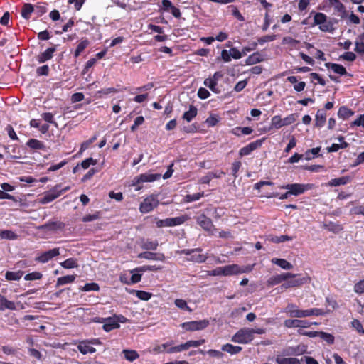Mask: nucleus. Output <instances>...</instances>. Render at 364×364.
Instances as JSON below:
<instances>
[{
  "label": "nucleus",
  "mask_w": 364,
  "mask_h": 364,
  "mask_svg": "<svg viewBox=\"0 0 364 364\" xmlns=\"http://www.w3.org/2000/svg\"><path fill=\"white\" fill-rule=\"evenodd\" d=\"M254 338L253 331L249 328L239 330L232 338V341L239 343H248Z\"/></svg>",
  "instance_id": "1"
},
{
  "label": "nucleus",
  "mask_w": 364,
  "mask_h": 364,
  "mask_svg": "<svg viewBox=\"0 0 364 364\" xmlns=\"http://www.w3.org/2000/svg\"><path fill=\"white\" fill-rule=\"evenodd\" d=\"M188 219V216L181 215L176 218H168L166 219L159 220L156 221V224L158 228L173 227L183 224Z\"/></svg>",
  "instance_id": "2"
},
{
  "label": "nucleus",
  "mask_w": 364,
  "mask_h": 364,
  "mask_svg": "<svg viewBox=\"0 0 364 364\" xmlns=\"http://www.w3.org/2000/svg\"><path fill=\"white\" fill-rule=\"evenodd\" d=\"M159 203L157 196L151 195L141 203L139 210L142 213H148L156 208Z\"/></svg>",
  "instance_id": "3"
},
{
  "label": "nucleus",
  "mask_w": 364,
  "mask_h": 364,
  "mask_svg": "<svg viewBox=\"0 0 364 364\" xmlns=\"http://www.w3.org/2000/svg\"><path fill=\"white\" fill-rule=\"evenodd\" d=\"M314 185L311 183H292L282 186V188L289 190V193H291V195L299 196L304 193L306 191L312 189Z\"/></svg>",
  "instance_id": "4"
},
{
  "label": "nucleus",
  "mask_w": 364,
  "mask_h": 364,
  "mask_svg": "<svg viewBox=\"0 0 364 364\" xmlns=\"http://www.w3.org/2000/svg\"><path fill=\"white\" fill-rule=\"evenodd\" d=\"M209 325V321L206 319L200 321H193L185 322L181 324V326L189 331H200L205 329Z\"/></svg>",
  "instance_id": "5"
},
{
  "label": "nucleus",
  "mask_w": 364,
  "mask_h": 364,
  "mask_svg": "<svg viewBox=\"0 0 364 364\" xmlns=\"http://www.w3.org/2000/svg\"><path fill=\"white\" fill-rule=\"evenodd\" d=\"M197 223L206 232L213 234L216 230L212 220L208 218L205 214H201L196 218Z\"/></svg>",
  "instance_id": "6"
},
{
  "label": "nucleus",
  "mask_w": 364,
  "mask_h": 364,
  "mask_svg": "<svg viewBox=\"0 0 364 364\" xmlns=\"http://www.w3.org/2000/svg\"><path fill=\"white\" fill-rule=\"evenodd\" d=\"M252 270V268L240 267L237 264H229L223 267V276H231L234 274H239L245 272H247Z\"/></svg>",
  "instance_id": "7"
},
{
  "label": "nucleus",
  "mask_w": 364,
  "mask_h": 364,
  "mask_svg": "<svg viewBox=\"0 0 364 364\" xmlns=\"http://www.w3.org/2000/svg\"><path fill=\"white\" fill-rule=\"evenodd\" d=\"M291 314V317L295 318H305L311 316H320L324 314L323 311L321 309L314 308L307 310H299L296 311H293Z\"/></svg>",
  "instance_id": "8"
},
{
  "label": "nucleus",
  "mask_w": 364,
  "mask_h": 364,
  "mask_svg": "<svg viewBox=\"0 0 364 364\" xmlns=\"http://www.w3.org/2000/svg\"><path fill=\"white\" fill-rule=\"evenodd\" d=\"M60 187V185L58 184L49 192L46 193L45 195L39 199V203L46 204L59 197L62 194V191H58V188Z\"/></svg>",
  "instance_id": "9"
},
{
  "label": "nucleus",
  "mask_w": 364,
  "mask_h": 364,
  "mask_svg": "<svg viewBox=\"0 0 364 364\" xmlns=\"http://www.w3.org/2000/svg\"><path fill=\"white\" fill-rule=\"evenodd\" d=\"M264 140H265V139L263 138L262 139H259V140H257V141L250 143L248 145L242 147L240 150V154L241 156L249 155L252 151L259 148L262 145Z\"/></svg>",
  "instance_id": "10"
},
{
  "label": "nucleus",
  "mask_w": 364,
  "mask_h": 364,
  "mask_svg": "<svg viewBox=\"0 0 364 364\" xmlns=\"http://www.w3.org/2000/svg\"><path fill=\"white\" fill-rule=\"evenodd\" d=\"M59 255V248H53L42 253L40 256L36 258V260L39 262L46 263L54 257H56Z\"/></svg>",
  "instance_id": "11"
},
{
  "label": "nucleus",
  "mask_w": 364,
  "mask_h": 364,
  "mask_svg": "<svg viewBox=\"0 0 364 364\" xmlns=\"http://www.w3.org/2000/svg\"><path fill=\"white\" fill-rule=\"evenodd\" d=\"M288 280L287 282L284 283L282 285V288L288 289L290 287H300L304 284L307 283L309 282L310 278L309 277H302V278H298V279H293Z\"/></svg>",
  "instance_id": "12"
},
{
  "label": "nucleus",
  "mask_w": 364,
  "mask_h": 364,
  "mask_svg": "<svg viewBox=\"0 0 364 364\" xmlns=\"http://www.w3.org/2000/svg\"><path fill=\"white\" fill-rule=\"evenodd\" d=\"M65 228V224L60 221H48L39 226V230H48L51 231L60 230Z\"/></svg>",
  "instance_id": "13"
},
{
  "label": "nucleus",
  "mask_w": 364,
  "mask_h": 364,
  "mask_svg": "<svg viewBox=\"0 0 364 364\" xmlns=\"http://www.w3.org/2000/svg\"><path fill=\"white\" fill-rule=\"evenodd\" d=\"M57 46L48 48L44 52L37 56V60L39 63H45L53 58V53L56 51Z\"/></svg>",
  "instance_id": "14"
},
{
  "label": "nucleus",
  "mask_w": 364,
  "mask_h": 364,
  "mask_svg": "<svg viewBox=\"0 0 364 364\" xmlns=\"http://www.w3.org/2000/svg\"><path fill=\"white\" fill-rule=\"evenodd\" d=\"M284 326L287 328L300 327L306 328L311 326V323L305 320L288 319L284 321Z\"/></svg>",
  "instance_id": "15"
},
{
  "label": "nucleus",
  "mask_w": 364,
  "mask_h": 364,
  "mask_svg": "<svg viewBox=\"0 0 364 364\" xmlns=\"http://www.w3.org/2000/svg\"><path fill=\"white\" fill-rule=\"evenodd\" d=\"M139 258H144L149 260L164 261L165 255L163 253H154L151 252H141L138 255Z\"/></svg>",
  "instance_id": "16"
},
{
  "label": "nucleus",
  "mask_w": 364,
  "mask_h": 364,
  "mask_svg": "<svg viewBox=\"0 0 364 364\" xmlns=\"http://www.w3.org/2000/svg\"><path fill=\"white\" fill-rule=\"evenodd\" d=\"M77 349L83 355H86L87 353H94L96 351V349L91 346L88 340H85L80 342L77 345Z\"/></svg>",
  "instance_id": "17"
},
{
  "label": "nucleus",
  "mask_w": 364,
  "mask_h": 364,
  "mask_svg": "<svg viewBox=\"0 0 364 364\" xmlns=\"http://www.w3.org/2000/svg\"><path fill=\"white\" fill-rule=\"evenodd\" d=\"M160 178H161V174L145 173L139 175L136 178V182L137 183L153 182L154 181L159 179Z\"/></svg>",
  "instance_id": "18"
},
{
  "label": "nucleus",
  "mask_w": 364,
  "mask_h": 364,
  "mask_svg": "<svg viewBox=\"0 0 364 364\" xmlns=\"http://www.w3.org/2000/svg\"><path fill=\"white\" fill-rule=\"evenodd\" d=\"M120 327L119 323H117V321L114 316L105 318V321L102 326V328L107 331L109 332L113 329H117Z\"/></svg>",
  "instance_id": "19"
},
{
  "label": "nucleus",
  "mask_w": 364,
  "mask_h": 364,
  "mask_svg": "<svg viewBox=\"0 0 364 364\" xmlns=\"http://www.w3.org/2000/svg\"><path fill=\"white\" fill-rule=\"evenodd\" d=\"M326 121V113L323 109H319L317 111L315 117V127L321 128L322 127Z\"/></svg>",
  "instance_id": "20"
},
{
  "label": "nucleus",
  "mask_w": 364,
  "mask_h": 364,
  "mask_svg": "<svg viewBox=\"0 0 364 364\" xmlns=\"http://www.w3.org/2000/svg\"><path fill=\"white\" fill-rule=\"evenodd\" d=\"M5 309L15 310L16 305L14 302L7 300L0 294V311H4Z\"/></svg>",
  "instance_id": "21"
},
{
  "label": "nucleus",
  "mask_w": 364,
  "mask_h": 364,
  "mask_svg": "<svg viewBox=\"0 0 364 364\" xmlns=\"http://www.w3.org/2000/svg\"><path fill=\"white\" fill-rule=\"evenodd\" d=\"M325 65L328 69H331L334 73L337 74H339L341 75L346 74V68L340 64L326 63Z\"/></svg>",
  "instance_id": "22"
},
{
  "label": "nucleus",
  "mask_w": 364,
  "mask_h": 364,
  "mask_svg": "<svg viewBox=\"0 0 364 364\" xmlns=\"http://www.w3.org/2000/svg\"><path fill=\"white\" fill-rule=\"evenodd\" d=\"M263 60V55L259 52H255L246 59V64L254 65Z\"/></svg>",
  "instance_id": "23"
},
{
  "label": "nucleus",
  "mask_w": 364,
  "mask_h": 364,
  "mask_svg": "<svg viewBox=\"0 0 364 364\" xmlns=\"http://www.w3.org/2000/svg\"><path fill=\"white\" fill-rule=\"evenodd\" d=\"M34 12V6L31 4H25L21 9V16L25 19H29L31 15Z\"/></svg>",
  "instance_id": "24"
},
{
  "label": "nucleus",
  "mask_w": 364,
  "mask_h": 364,
  "mask_svg": "<svg viewBox=\"0 0 364 364\" xmlns=\"http://www.w3.org/2000/svg\"><path fill=\"white\" fill-rule=\"evenodd\" d=\"M222 350L228 352L231 355H235L239 353L242 350V347L227 343L222 346Z\"/></svg>",
  "instance_id": "25"
},
{
  "label": "nucleus",
  "mask_w": 364,
  "mask_h": 364,
  "mask_svg": "<svg viewBox=\"0 0 364 364\" xmlns=\"http://www.w3.org/2000/svg\"><path fill=\"white\" fill-rule=\"evenodd\" d=\"M197 108L193 105H190L189 109L185 112L183 115V119L187 122H191L197 115Z\"/></svg>",
  "instance_id": "26"
},
{
  "label": "nucleus",
  "mask_w": 364,
  "mask_h": 364,
  "mask_svg": "<svg viewBox=\"0 0 364 364\" xmlns=\"http://www.w3.org/2000/svg\"><path fill=\"white\" fill-rule=\"evenodd\" d=\"M272 262L284 269H291L293 268V265L284 259L274 258L272 259Z\"/></svg>",
  "instance_id": "27"
},
{
  "label": "nucleus",
  "mask_w": 364,
  "mask_h": 364,
  "mask_svg": "<svg viewBox=\"0 0 364 364\" xmlns=\"http://www.w3.org/2000/svg\"><path fill=\"white\" fill-rule=\"evenodd\" d=\"M275 360L277 364H300L299 360L295 358H282L277 356Z\"/></svg>",
  "instance_id": "28"
},
{
  "label": "nucleus",
  "mask_w": 364,
  "mask_h": 364,
  "mask_svg": "<svg viewBox=\"0 0 364 364\" xmlns=\"http://www.w3.org/2000/svg\"><path fill=\"white\" fill-rule=\"evenodd\" d=\"M27 146H29L31 149H44L45 145L43 143L39 140L35 139H29L27 143Z\"/></svg>",
  "instance_id": "29"
},
{
  "label": "nucleus",
  "mask_w": 364,
  "mask_h": 364,
  "mask_svg": "<svg viewBox=\"0 0 364 364\" xmlns=\"http://www.w3.org/2000/svg\"><path fill=\"white\" fill-rule=\"evenodd\" d=\"M353 114L354 112L351 109L345 106L341 107L338 112V116L342 119H348L353 116Z\"/></svg>",
  "instance_id": "30"
},
{
  "label": "nucleus",
  "mask_w": 364,
  "mask_h": 364,
  "mask_svg": "<svg viewBox=\"0 0 364 364\" xmlns=\"http://www.w3.org/2000/svg\"><path fill=\"white\" fill-rule=\"evenodd\" d=\"M23 274V272L18 271V272H6L5 274V277L9 281H17L19 280Z\"/></svg>",
  "instance_id": "31"
},
{
  "label": "nucleus",
  "mask_w": 364,
  "mask_h": 364,
  "mask_svg": "<svg viewBox=\"0 0 364 364\" xmlns=\"http://www.w3.org/2000/svg\"><path fill=\"white\" fill-rule=\"evenodd\" d=\"M75 275H67L64 277H59L57 279L56 287L62 286L66 284L72 283L75 281Z\"/></svg>",
  "instance_id": "32"
},
{
  "label": "nucleus",
  "mask_w": 364,
  "mask_h": 364,
  "mask_svg": "<svg viewBox=\"0 0 364 364\" xmlns=\"http://www.w3.org/2000/svg\"><path fill=\"white\" fill-rule=\"evenodd\" d=\"M122 353L124 354L126 360L130 362H133L139 357L138 353L134 350H123Z\"/></svg>",
  "instance_id": "33"
},
{
  "label": "nucleus",
  "mask_w": 364,
  "mask_h": 364,
  "mask_svg": "<svg viewBox=\"0 0 364 364\" xmlns=\"http://www.w3.org/2000/svg\"><path fill=\"white\" fill-rule=\"evenodd\" d=\"M204 85L215 93H219L220 92L217 87L218 82H216L215 80H211L210 77L207 78L204 80Z\"/></svg>",
  "instance_id": "34"
},
{
  "label": "nucleus",
  "mask_w": 364,
  "mask_h": 364,
  "mask_svg": "<svg viewBox=\"0 0 364 364\" xmlns=\"http://www.w3.org/2000/svg\"><path fill=\"white\" fill-rule=\"evenodd\" d=\"M60 265L65 269H72L77 267V262L76 259L69 258L60 263Z\"/></svg>",
  "instance_id": "35"
},
{
  "label": "nucleus",
  "mask_w": 364,
  "mask_h": 364,
  "mask_svg": "<svg viewBox=\"0 0 364 364\" xmlns=\"http://www.w3.org/2000/svg\"><path fill=\"white\" fill-rule=\"evenodd\" d=\"M327 21V16L323 13H316L314 16V22L315 25H319V26Z\"/></svg>",
  "instance_id": "36"
},
{
  "label": "nucleus",
  "mask_w": 364,
  "mask_h": 364,
  "mask_svg": "<svg viewBox=\"0 0 364 364\" xmlns=\"http://www.w3.org/2000/svg\"><path fill=\"white\" fill-rule=\"evenodd\" d=\"M159 243L157 240H149L145 241L142 245V248L146 250H156Z\"/></svg>",
  "instance_id": "37"
},
{
  "label": "nucleus",
  "mask_w": 364,
  "mask_h": 364,
  "mask_svg": "<svg viewBox=\"0 0 364 364\" xmlns=\"http://www.w3.org/2000/svg\"><path fill=\"white\" fill-rule=\"evenodd\" d=\"M349 181V178L347 176L341 177L338 178L332 179L329 184L331 186H338L341 185H345Z\"/></svg>",
  "instance_id": "38"
},
{
  "label": "nucleus",
  "mask_w": 364,
  "mask_h": 364,
  "mask_svg": "<svg viewBox=\"0 0 364 364\" xmlns=\"http://www.w3.org/2000/svg\"><path fill=\"white\" fill-rule=\"evenodd\" d=\"M0 237L2 239L16 240L17 235L11 230H6L0 232Z\"/></svg>",
  "instance_id": "39"
},
{
  "label": "nucleus",
  "mask_w": 364,
  "mask_h": 364,
  "mask_svg": "<svg viewBox=\"0 0 364 364\" xmlns=\"http://www.w3.org/2000/svg\"><path fill=\"white\" fill-rule=\"evenodd\" d=\"M292 237L288 235L270 236L269 240L274 243H281L291 240Z\"/></svg>",
  "instance_id": "40"
},
{
  "label": "nucleus",
  "mask_w": 364,
  "mask_h": 364,
  "mask_svg": "<svg viewBox=\"0 0 364 364\" xmlns=\"http://www.w3.org/2000/svg\"><path fill=\"white\" fill-rule=\"evenodd\" d=\"M175 305L181 310H186L191 312L192 309L188 306L186 301L181 299H177L174 301Z\"/></svg>",
  "instance_id": "41"
},
{
  "label": "nucleus",
  "mask_w": 364,
  "mask_h": 364,
  "mask_svg": "<svg viewBox=\"0 0 364 364\" xmlns=\"http://www.w3.org/2000/svg\"><path fill=\"white\" fill-rule=\"evenodd\" d=\"M330 4L334 6L335 9L343 14H346L344 5L339 0H329Z\"/></svg>",
  "instance_id": "42"
},
{
  "label": "nucleus",
  "mask_w": 364,
  "mask_h": 364,
  "mask_svg": "<svg viewBox=\"0 0 364 364\" xmlns=\"http://www.w3.org/2000/svg\"><path fill=\"white\" fill-rule=\"evenodd\" d=\"M89 44V41L87 40H82L77 46V48L75 51V57L77 58L80 53L87 48Z\"/></svg>",
  "instance_id": "43"
},
{
  "label": "nucleus",
  "mask_w": 364,
  "mask_h": 364,
  "mask_svg": "<svg viewBox=\"0 0 364 364\" xmlns=\"http://www.w3.org/2000/svg\"><path fill=\"white\" fill-rule=\"evenodd\" d=\"M286 352L287 355H300L305 352V349L304 346H298L295 348H289L286 350Z\"/></svg>",
  "instance_id": "44"
},
{
  "label": "nucleus",
  "mask_w": 364,
  "mask_h": 364,
  "mask_svg": "<svg viewBox=\"0 0 364 364\" xmlns=\"http://www.w3.org/2000/svg\"><path fill=\"white\" fill-rule=\"evenodd\" d=\"M318 336L324 340L328 344H333L334 342V336L331 333L320 331Z\"/></svg>",
  "instance_id": "45"
},
{
  "label": "nucleus",
  "mask_w": 364,
  "mask_h": 364,
  "mask_svg": "<svg viewBox=\"0 0 364 364\" xmlns=\"http://www.w3.org/2000/svg\"><path fill=\"white\" fill-rule=\"evenodd\" d=\"M134 293L141 300L148 301L151 297V293L146 292L144 291L135 290Z\"/></svg>",
  "instance_id": "46"
},
{
  "label": "nucleus",
  "mask_w": 364,
  "mask_h": 364,
  "mask_svg": "<svg viewBox=\"0 0 364 364\" xmlns=\"http://www.w3.org/2000/svg\"><path fill=\"white\" fill-rule=\"evenodd\" d=\"M204 196V193H197L192 195H187L185 197V201L187 203L193 202L199 200Z\"/></svg>",
  "instance_id": "47"
},
{
  "label": "nucleus",
  "mask_w": 364,
  "mask_h": 364,
  "mask_svg": "<svg viewBox=\"0 0 364 364\" xmlns=\"http://www.w3.org/2000/svg\"><path fill=\"white\" fill-rule=\"evenodd\" d=\"M100 290V287L97 283H87L82 288L83 291H97Z\"/></svg>",
  "instance_id": "48"
},
{
  "label": "nucleus",
  "mask_w": 364,
  "mask_h": 364,
  "mask_svg": "<svg viewBox=\"0 0 364 364\" xmlns=\"http://www.w3.org/2000/svg\"><path fill=\"white\" fill-rule=\"evenodd\" d=\"M205 342V339H200L198 341H188L186 342V346H187V350L191 347L196 348L201 345H203Z\"/></svg>",
  "instance_id": "49"
},
{
  "label": "nucleus",
  "mask_w": 364,
  "mask_h": 364,
  "mask_svg": "<svg viewBox=\"0 0 364 364\" xmlns=\"http://www.w3.org/2000/svg\"><path fill=\"white\" fill-rule=\"evenodd\" d=\"M187 350V346H186V343H183V344L170 348L169 349L167 350V353H174L181 352L183 350Z\"/></svg>",
  "instance_id": "50"
},
{
  "label": "nucleus",
  "mask_w": 364,
  "mask_h": 364,
  "mask_svg": "<svg viewBox=\"0 0 364 364\" xmlns=\"http://www.w3.org/2000/svg\"><path fill=\"white\" fill-rule=\"evenodd\" d=\"M206 259H207V257L204 255L193 253L191 255L190 260L195 262L202 263V262H204L206 260Z\"/></svg>",
  "instance_id": "51"
},
{
  "label": "nucleus",
  "mask_w": 364,
  "mask_h": 364,
  "mask_svg": "<svg viewBox=\"0 0 364 364\" xmlns=\"http://www.w3.org/2000/svg\"><path fill=\"white\" fill-rule=\"evenodd\" d=\"M46 11V7L43 4L39 3L34 6V13L36 14L38 16H42Z\"/></svg>",
  "instance_id": "52"
},
{
  "label": "nucleus",
  "mask_w": 364,
  "mask_h": 364,
  "mask_svg": "<svg viewBox=\"0 0 364 364\" xmlns=\"http://www.w3.org/2000/svg\"><path fill=\"white\" fill-rule=\"evenodd\" d=\"M272 127L279 129L283 127L282 119L279 116H274L272 118Z\"/></svg>",
  "instance_id": "53"
},
{
  "label": "nucleus",
  "mask_w": 364,
  "mask_h": 364,
  "mask_svg": "<svg viewBox=\"0 0 364 364\" xmlns=\"http://www.w3.org/2000/svg\"><path fill=\"white\" fill-rule=\"evenodd\" d=\"M100 218V213L96 212L94 214H87L82 218L83 222H90L99 219Z\"/></svg>",
  "instance_id": "54"
},
{
  "label": "nucleus",
  "mask_w": 364,
  "mask_h": 364,
  "mask_svg": "<svg viewBox=\"0 0 364 364\" xmlns=\"http://www.w3.org/2000/svg\"><path fill=\"white\" fill-rule=\"evenodd\" d=\"M96 139H97V136H93L90 139L82 142V144H81V146H80V152L82 153L84 151H85L90 146V145L92 143H93Z\"/></svg>",
  "instance_id": "55"
},
{
  "label": "nucleus",
  "mask_w": 364,
  "mask_h": 364,
  "mask_svg": "<svg viewBox=\"0 0 364 364\" xmlns=\"http://www.w3.org/2000/svg\"><path fill=\"white\" fill-rule=\"evenodd\" d=\"M42 274L38 272H33L32 273L27 274L24 279L25 280H36L42 278Z\"/></svg>",
  "instance_id": "56"
},
{
  "label": "nucleus",
  "mask_w": 364,
  "mask_h": 364,
  "mask_svg": "<svg viewBox=\"0 0 364 364\" xmlns=\"http://www.w3.org/2000/svg\"><path fill=\"white\" fill-rule=\"evenodd\" d=\"M161 267H156L155 265H146L143 266L140 268L135 269L134 271L137 272H144V271H158L160 270Z\"/></svg>",
  "instance_id": "57"
},
{
  "label": "nucleus",
  "mask_w": 364,
  "mask_h": 364,
  "mask_svg": "<svg viewBox=\"0 0 364 364\" xmlns=\"http://www.w3.org/2000/svg\"><path fill=\"white\" fill-rule=\"evenodd\" d=\"M352 326L356 329V331L361 333L364 334V328L363 327L362 323L358 319H353L351 322Z\"/></svg>",
  "instance_id": "58"
},
{
  "label": "nucleus",
  "mask_w": 364,
  "mask_h": 364,
  "mask_svg": "<svg viewBox=\"0 0 364 364\" xmlns=\"http://www.w3.org/2000/svg\"><path fill=\"white\" fill-rule=\"evenodd\" d=\"M42 118L46 121L47 122H49L50 124H55V127L58 126L56 122L54 121L53 119V114L50 112H46V113H43L42 114Z\"/></svg>",
  "instance_id": "59"
},
{
  "label": "nucleus",
  "mask_w": 364,
  "mask_h": 364,
  "mask_svg": "<svg viewBox=\"0 0 364 364\" xmlns=\"http://www.w3.org/2000/svg\"><path fill=\"white\" fill-rule=\"evenodd\" d=\"M230 55L234 59H240L243 55L242 50L240 52L236 48H232L230 50Z\"/></svg>",
  "instance_id": "60"
},
{
  "label": "nucleus",
  "mask_w": 364,
  "mask_h": 364,
  "mask_svg": "<svg viewBox=\"0 0 364 364\" xmlns=\"http://www.w3.org/2000/svg\"><path fill=\"white\" fill-rule=\"evenodd\" d=\"M96 164H97V161L90 157V158H88V159L82 161L81 163V166L84 169H86V168H89V166L90 165H95Z\"/></svg>",
  "instance_id": "61"
},
{
  "label": "nucleus",
  "mask_w": 364,
  "mask_h": 364,
  "mask_svg": "<svg viewBox=\"0 0 364 364\" xmlns=\"http://www.w3.org/2000/svg\"><path fill=\"white\" fill-rule=\"evenodd\" d=\"M49 73V67L47 65L38 67L36 69V73L38 75H48Z\"/></svg>",
  "instance_id": "62"
},
{
  "label": "nucleus",
  "mask_w": 364,
  "mask_h": 364,
  "mask_svg": "<svg viewBox=\"0 0 364 364\" xmlns=\"http://www.w3.org/2000/svg\"><path fill=\"white\" fill-rule=\"evenodd\" d=\"M241 166H242V164L239 161H235L232 164V175L234 176L235 178L237 177V173H238Z\"/></svg>",
  "instance_id": "63"
},
{
  "label": "nucleus",
  "mask_w": 364,
  "mask_h": 364,
  "mask_svg": "<svg viewBox=\"0 0 364 364\" xmlns=\"http://www.w3.org/2000/svg\"><path fill=\"white\" fill-rule=\"evenodd\" d=\"M354 291L358 294L364 293V279L360 280L355 284Z\"/></svg>",
  "instance_id": "64"
}]
</instances>
